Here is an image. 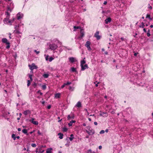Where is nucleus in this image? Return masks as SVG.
Segmentation results:
<instances>
[{
    "label": "nucleus",
    "instance_id": "1",
    "mask_svg": "<svg viewBox=\"0 0 153 153\" xmlns=\"http://www.w3.org/2000/svg\"><path fill=\"white\" fill-rule=\"evenodd\" d=\"M23 24H19L18 25H15L14 27L15 30L14 31L13 33L16 34H21L22 33L21 32L22 31L21 27L23 28Z\"/></svg>",
    "mask_w": 153,
    "mask_h": 153
},
{
    "label": "nucleus",
    "instance_id": "2",
    "mask_svg": "<svg viewBox=\"0 0 153 153\" xmlns=\"http://www.w3.org/2000/svg\"><path fill=\"white\" fill-rule=\"evenodd\" d=\"M76 0H70L69 1V2H68V4L69 5H70V7L72 9V10L73 11H76V10H75L74 7L75 6V5L74 4V1H76Z\"/></svg>",
    "mask_w": 153,
    "mask_h": 153
},
{
    "label": "nucleus",
    "instance_id": "3",
    "mask_svg": "<svg viewBox=\"0 0 153 153\" xmlns=\"http://www.w3.org/2000/svg\"><path fill=\"white\" fill-rule=\"evenodd\" d=\"M49 49L52 50L54 51L57 48V46L54 43H50L49 45Z\"/></svg>",
    "mask_w": 153,
    "mask_h": 153
},
{
    "label": "nucleus",
    "instance_id": "4",
    "mask_svg": "<svg viewBox=\"0 0 153 153\" xmlns=\"http://www.w3.org/2000/svg\"><path fill=\"white\" fill-rule=\"evenodd\" d=\"M5 14H7L8 16H7L6 18L4 19L3 22L5 24H7L10 23V19L9 16V13L8 12H6Z\"/></svg>",
    "mask_w": 153,
    "mask_h": 153
},
{
    "label": "nucleus",
    "instance_id": "5",
    "mask_svg": "<svg viewBox=\"0 0 153 153\" xmlns=\"http://www.w3.org/2000/svg\"><path fill=\"white\" fill-rule=\"evenodd\" d=\"M1 42L2 43L7 44L6 48L8 49L10 48V42H8L7 39L5 38H4L2 39Z\"/></svg>",
    "mask_w": 153,
    "mask_h": 153
},
{
    "label": "nucleus",
    "instance_id": "6",
    "mask_svg": "<svg viewBox=\"0 0 153 153\" xmlns=\"http://www.w3.org/2000/svg\"><path fill=\"white\" fill-rule=\"evenodd\" d=\"M86 131L89 135H92L95 133L94 130L92 128L89 130H86Z\"/></svg>",
    "mask_w": 153,
    "mask_h": 153
},
{
    "label": "nucleus",
    "instance_id": "7",
    "mask_svg": "<svg viewBox=\"0 0 153 153\" xmlns=\"http://www.w3.org/2000/svg\"><path fill=\"white\" fill-rule=\"evenodd\" d=\"M28 66L31 71H33L34 69H36L37 68V67L33 63L32 65H29Z\"/></svg>",
    "mask_w": 153,
    "mask_h": 153
},
{
    "label": "nucleus",
    "instance_id": "8",
    "mask_svg": "<svg viewBox=\"0 0 153 153\" xmlns=\"http://www.w3.org/2000/svg\"><path fill=\"white\" fill-rule=\"evenodd\" d=\"M85 62H86L85 61L84 59H83L81 61L80 65H81V70L82 71H84L86 69L85 68H84V67H83V64H85Z\"/></svg>",
    "mask_w": 153,
    "mask_h": 153
},
{
    "label": "nucleus",
    "instance_id": "9",
    "mask_svg": "<svg viewBox=\"0 0 153 153\" xmlns=\"http://www.w3.org/2000/svg\"><path fill=\"white\" fill-rule=\"evenodd\" d=\"M23 16V15L21 12H19L17 15V18L18 20L22 19Z\"/></svg>",
    "mask_w": 153,
    "mask_h": 153
},
{
    "label": "nucleus",
    "instance_id": "10",
    "mask_svg": "<svg viewBox=\"0 0 153 153\" xmlns=\"http://www.w3.org/2000/svg\"><path fill=\"white\" fill-rule=\"evenodd\" d=\"M99 31H97L95 33L94 36L97 38V40H99L101 38V36L99 35Z\"/></svg>",
    "mask_w": 153,
    "mask_h": 153
},
{
    "label": "nucleus",
    "instance_id": "11",
    "mask_svg": "<svg viewBox=\"0 0 153 153\" xmlns=\"http://www.w3.org/2000/svg\"><path fill=\"white\" fill-rule=\"evenodd\" d=\"M100 116H102L103 117H107L108 116V114L107 112H101V113L100 114Z\"/></svg>",
    "mask_w": 153,
    "mask_h": 153
},
{
    "label": "nucleus",
    "instance_id": "12",
    "mask_svg": "<svg viewBox=\"0 0 153 153\" xmlns=\"http://www.w3.org/2000/svg\"><path fill=\"white\" fill-rule=\"evenodd\" d=\"M116 2L117 4V6L121 7V4L122 2V0H117L116 1Z\"/></svg>",
    "mask_w": 153,
    "mask_h": 153
},
{
    "label": "nucleus",
    "instance_id": "13",
    "mask_svg": "<svg viewBox=\"0 0 153 153\" xmlns=\"http://www.w3.org/2000/svg\"><path fill=\"white\" fill-rule=\"evenodd\" d=\"M69 61L71 63H73L76 61L75 58L73 57H70L69 58Z\"/></svg>",
    "mask_w": 153,
    "mask_h": 153
},
{
    "label": "nucleus",
    "instance_id": "14",
    "mask_svg": "<svg viewBox=\"0 0 153 153\" xmlns=\"http://www.w3.org/2000/svg\"><path fill=\"white\" fill-rule=\"evenodd\" d=\"M74 114H73L71 115H68L67 117L68 120H70L71 119H74Z\"/></svg>",
    "mask_w": 153,
    "mask_h": 153
},
{
    "label": "nucleus",
    "instance_id": "15",
    "mask_svg": "<svg viewBox=\"0 0 153 153\" xmlns=\"http://www.w3.org/2000/svg\"><path fill=\"white\" fill-rule=\"evenodd\" d=\"M111 19L110 17H108V18L106 19L105 20V23L106 24H108V23L111 22Z\"/></svg>",
    "mask_w": 153,
    "mask_h": 153
},
{
    "label": "nucleus",
    "instance_id": "16",
    "mask_svg": "<svg viewBox=\"0 0 153 153\" xmlns=\"http://www.w3.org/2000/svg\"><path fill=\"white\" fill-rule=\"evenodd\" d=\"M31 111L29 110H27L25 111H24L23 114L25 115H27L28 114H30Z\"/></svg>",
    "mask_w": 153,
    "mask_h": 153
},
{
    "label": "nucleus",
    "instance_id": "17",
    "mask_svg": "<svg viewBox=\"0 0 153 153\" xmlns=\"http://www.w3.org/2000/svg\"><path fill=\"white\" fill-rule=\"evenodd\" d=\"M13 8V4L12 3V1L10 0V12L12 11Z\"/></svg>",
    "mask_w": 153,
    "mask_h": 153
},
{
    "label": "nucleus",
    "instance_id": "18",
    "mask_svg": "<svg viewBox=\"0 0 153 153\" xmlns=\"http://www.w3.org/2000/svg\"><path fill=\"white\" fill-rule=\"evenodd\" d=\"M76 106L78 108L82 107V105L81 102L80 101L78 102L76 105Z\"/></svg>",
    "mask_w": 153,
    "mask_h": 153
},
{
    "label": "nucleus",
    "instance_id": "19",
    "mask_svg": "<svg viewBox=\"0 0 153 153\" xmlns=\"http://www.w3.org/2000/svg\"><path fill=\"white\" fill-rule=\"evenodd\" d=\"M76 121L72 120L71 121H70V122L68 123V125L69 126H71L72 125V123H75Z\"/></svg>",
    "mask_w": 153,
    "mask_h": 153
},
{
    "label": "nucleus",
    "instance_id": "20",
    "mask_svg": "<svg viewBox=\"0 0 153 153\" xmlns=\"http://www.w3.org/2000/svg\"><path fill=\"white\" fill-rule=\"evenodd\" d=\"M52 150V149L51 148H48L46 150V153H51L52 152L51 150Z\"/></svg>",
    "mask_w": 153,
    "mask_h": 153
},
{
    "label": "nucleus",
    "instance_id": "21",
    "mask_svg": "<svg viewBox=\"0 0 153 153\" xmlns=\"http://www.w3.org/2000/svg\"><path fill=\"white\" fill-rule=\"evenodd\" d=\"M22 131L23 133L26 134L27 135H28V134L27 133V129H24L22 130Z\"/></svg>",
    "mask_w": 153,
    "mask_h": 153
},
{
    "label": "nucleus",
    "instance_id": "22",
    "mask_svg": "<svg viewBox=\"0 0 153 153\" xmlns=\"http://www.w3.org/2000/svg\"><path fill=\"white\" fill-rule=\"evenodd\" d=\"M58 135L59 136V138L60 139H62L63 138V134L61 133H59L58 134Z\"/></svg>",
    "mask_w": 153,
    "mask_h": 153
},
{
    "label": "nucleus",
    "instance_id": "23",
    "mask_svg": "<svg viewBox=\"0 0 153 153\" xmlns=\"http://www.w3.org/2000/svg\"><path fill=\"white\" fill-rule=\"evenodd\" d=\"M127 113L129 114L130 113H131V109L130 108H128L126 109Z\"/></svg>",
    "mask_w": 153,
    "mask_h": 153
},
{
    "label": "nucleus",
    "instance_id": "24",
    "mask_svg": "<svg viewBox=\"0 0 153 153\" xmlns=\"http://www.w3.org/2000/svg\"><path fill=\"white\" fill-rule=\"evenodd\" d=\"M90 44L91 42L89 41H87L86 42V44H85V46L86 47H89L90 46Z\"/></svg>",
    "mask_w": 153,
    "mask_h": 153
},
{
    "label": "nucleus",
    "instance_id": "25",
    "mask_svg": "<svg viewBox=\"0 0 153 153\" xmlns=\"http://www.w3.org/2000/svg\"><path fill=\"white\" fill-rule=\"evenodd\" d=\"M49 76V75L48 74H44L42 76L44 78H46L48 77Z\"/></svg>",
    "mask_w": 153,
    "mask_h": 153
},
{
    "label": "nucleus",
    "instance_id": "26",
    "mask_svg": "<svg viewBox=\"0 0 153 153\" xmlns=\"http://www.w3.org/2000/svg\"><path fill=\"white\" fill-rule=\"evenodd\" d=\"M3 116L5 119H7L8 121L9 120V118L7 117V114H4Z\"/></svg>",
    "mask_w": 153,
    "mask_h": 153
},
{
    "label": "nucleus",
    "instance_id": "27",
    "mask_svg": "<svg viewBox=\"0 0 153 153\" xmlns=\"http://www.w3.org/2000/svg\"><path fill=\"white\" fill-rule=\"evenodd\" d=\"M71 71L72 72H76V69L74 67H71Z\"/></svg>",
    "mask_w": 153,
    "mask_h": 153
},
{
    "label": "nucleus",
    "instance_id": "28",
    "mask_svg": "<svg viewBox=\"0 0 153 153\" xmlns=\"http://www.w3.org/2000/svg\"><path fill=\"white\" fill-rule=\"evenodd\" d=\"M80 34H81V37H82L84 36V31L82 30H80Z\"/></svg>",
    "mask_w": 153,
    "mask_h": 153
},
{
    "label": "nucleus",
    "instance_id": "29",
    "mask_svg": "<svg viewBox=\"0 0 153 153\" xmlns=\"http://www.w3.org/2000/svg\"><path fill=\"white\" fill-rule=\"evenodd\" d=\"M60 94L59 93H56L55 94V97L57 98H59L60 97Z\"/></svg>",
    "mask_w": 153,
    "mask_h": 153
},
{
    "label": "nucleus",
    "instance_id": "30",
    "mask_svg": "<svg viewBox=\"0 0 153 153\" xmlns=\"http://www.w3.org/2000/svg\"><path fill=\"white\" fill-rule=\"evenodd\" d=\"M146 18H149V19H150V20H152V19L151 18V17H150V15H149V14H147V15H146Z\"/></svg>",
    "mask_w": 153,
    "mask_h": 153
},
{
    "label": "nucleus",
    "instance_id": "31",
    "mask_svg": "<svg viewBox=\"0 0 153 153\" xmlns=\"http://www.w3.org/2000/svg\"><path fill=\"white\" fill-rule=\"evenodd\" d=\"M145 26L144 23L143 22H142L141 23V25L139 26V27L140 28H143Z\"/></svg>",
    "mask_w": 153,
    "mask_h": 153
},
{
    "label": "nucleus",
    "instance_id": "32",
    "mask_svg": "<svg viewBox=\"0 0 153 153\" xmlns=\"http://www.w3.org/2000/svg\"><path fill=\"white\" fill-rule=\"evenodd\" d=\"M16 136L15 134H12V137L14 140H15L16 139Z\"/></svg>",
    "mask_w": 153,
    "mask_h": 153
},
{
    "label": "nucleus",
    "instance_id": "33",
    "mask_svg": "<svg viewBox=\"0 0 153 153\" xmlns=\"http://www.w3.org/2000/svg\"><path fill=\"white\" fill-rule=\"evenodd\" d=\"M28 76L30 79V80L31 81H32L33 80V79L32 78V75L31 74H28Z\"/></svg>",
    "mask_w": 153,
    "mask_h": 153
},
{
    "label": "nucleus",
    "instance_id": "34",
    "mask_svg": "<svg viewBox=\"0 0 153 153\" xmlns=\"http://www.w3.org/2000/svg\"><path fill=\"white\" fill-rule=\"evenodd\" d=\"M33 124L36 125H38L39 124V123L37 121H34Z\"/></svg>",
    "mask_w": 153,
    "mask_h": 153
},
{
    "label": "nucleus",
    "instance_id": "35",
    "mask_svg": "<svg viewBox=\"0 0 153 153\" xmlns=\"http://www.w3.org/2000/svg\"><path fill=\"white\" fill-rule=\"evenodd\" d=\"M147 35L149 37L150 36V30L149 29L148 30V32L147 33Z\"/></svg>",
    "mask_w": 153,
    "mask_h": 153
},
{
    "label": "nucleus",
    "instance_id": "36",
    "mask_svg": "<svg viewBox=\"0 0 153 153\" xmlns=\"http://www.w3.org/2000/svg\"><path fill=\"white\" fill-rule=\"evenodd\" d=\"M68 130L67 128L66 127H64L63 128V131L64 132H66Z\"/></svg>",
    "mask_w": 153,
    "mask_h": 153
},
{
    "label": "nucleus",
    "instance_id": "37",
    "mask_svg": "<svg viewBox=\"0 0 153 153\" xmlns=\"http://www.w3.org/2000/svg\"><path fill=\"white\" fill-rule=\"evenodd\" d=\"M42 89L43 90H45L46 88V86L45 85H42Z\"/></svg>",
    "mask_w": 153,
    "mask_h": 153
},
{
    "label": "nucleus",
    "instance_id": "38",
    "mask_svg": "<svg viewBox=\"0 0 153 153\" xmlns=\"http://www.w3.org/2000/svg\"><path fill=\"white\" fill-rule=\"evenodd\" d=\"M34 118H32L31 120H29V121L30 122H31V123H33V121H34Z\"/></svg>",
    "mask_w": 153,
    "mask_h": 153
},
{
    "label": "nucleus",
    "instance_id": "39",
    "mask_svg": "<svg viewBox=\"0 0 153 153\" xmlns=\"http://www.w3.org/2000/svg\"><path fill=\"white\" fill-rule=\"evenodd\" d=\"M30 84V80H27V86L28 87Z\"/></svg>",
    "mask_w": 153,
    "mask_h": 153
},
{
    "label": "nucleus",
    "instance_id": "40",
    "mask_svg": "<svg viewBox=\"0 0 153 153\" xmlns=\"http://www.w3.org/2000/svg\"><path fill=\"white\" fill-rule=\"evenodd\" d=\"M105 131L104 130H102L100 132V134H103L105 133Z\"/></svg>",
    "mask_w": 153,
    "mask_h": 153
},
{
    "label": "nucleus",
    "instance_id": "41",
    "mask_svg": "<svg viewBox=\"0 0 153 153\" xmlns=\"http://www.w3.org/2000/svg\"><path fill=\"white\" fill-rule=\"evenodd\" d=\"M79 27L78 26H74V30L75 31V30L78 29Z\"/></svg>",
    "mask_w": 153,
    "mask_h": 153
},
{
    "label": "nucleus",
    "instance_id": "42",
    "mask_svg": "<svg viewBox=\"0 0 153 153\" xmlns=\"http://www.w3.org/2000/svg\"><path fill=\"white\" fill-rule=\"evenodd\" d=\"M71 82H68L67 83H64L66 85H70V84H71Z\"/></svg>",
    "mask_w": 153,
    "mask_h": 153
},
{
    "label": "nucleus",
    "instance_id": "43",
    "mask_svg": "<svg viewBox=\"0 0 153 153\" xmlns=\"http://www.w3.org/2000/svg\"><path fill=\"white\" fill-rule=\"evenodd\" d=\"M31 146L33 147H35L36 146V145L35 143H32L31 144Z\"/></svg>",
    "mask_w": 153,
    "mask_h": 153
},
{
    "label": "nucleus",
    "instance_id": "44",
    "mask_svg": "<svg viewBox=\"0 0 153 153\" xmlns=\"http://www.w3.org/2000/svg\"><path fill=\"white\" fill-rule=\"evenodd\" d=\"M34 52H35L37 54H38L40 53L39 51H37L36 50H34Z\"/></svg>",
    "mask_w": 153,
    "mask_h": 153
},
{
    "label": "nucleus",
    "instance_id": "45",
    "mask_svg": "<svg viewBox=\"0 0 153 153\" xmlns=\"http://www.w3.org/2000/svg\"><path fill=\"white\" fill-rule=\"evenodd\" d=\"M53 59V57H50L49 59V62H51Z\"/></svg>",
    "mask_w": 153,
    "mask_h": 153
},
{
    "label": "nucleus",
    "instance_id": "46",
    "mask_svg": "<svg viewBox=\"0 0 153 153\" xmlns=\"http://www.w3.org/2000/svg\"><path fill=\"white\" fill-rule=\"evenodd\" d=\"M14 57V58L16 59V53H13V55Z\"/></svg>",
    "mask_w": 153,
    "mask_h": 153
},
{
    "label": "nucleus",
    "instance_id": "47",
    "mask_svg": "<svg viewBox=\"0 0 153 153\" xmlns=\"http://www.w3.org/2000/svg\"><path fill=\"white\" fill-rule=\"evenodd\" d=\"M87 48H88V51H91V48L90 46L89 47H87Z\"/></svg>",
    "mask_w": 153,
    "mask_h": 153
},
{
    "label": "nucleus",
    "instance_id": "48",
    "mask_svg": "<svg viewBox=\"0 0 153 153\" xmlns=\"http://www.w3.org/2000/svg\"><path fill=\"white\" fill-rule=\"evenodd\" d=\"M83 67H84V68H88L87 64H85L84 65H83Z\"/></svg>",
    "mask_w": 153,
    "mask_h": 153
},
{
    "label": "nucleus",
    "instance_id": "49",
    "mask_svg": "<svg viewBox=\"0 0 153 153\" xmlns=\"http://www.w3.org/2000/svg\"><path fill=\"white\" fill-rule=\"evenodd\" d=\"M86 128L87 129H88V130H90V129H91V127L90 126H87L86 127Z\"/></svg>",
    "mask_w": 153,
    "mask_h": 153
},
{
    "label": "nucleus",
    "instance_id": "50",
    "mask_svg": "<svg viewBox=\"0 0 153 153\" xmlns=\"http://www.w3.org/2000/svg\"><path fill=\"white\" fill-rule=\"evenodd\" d=\"M74 138V137H69L68 138L70 140V141H72L73 140V139Z\"/></svg>",
    "mask_w": 153,
    "mask_h": 153
},
{
    "label": "nucleus",
    "instance_id": "51",
    "mask_svg": "<svg viewBox=\"0 0 153 153\" xmlns=\"http://www.w3.org/2000/svg\"><path fill=\"white\" fill-rule=\"evenodd\" d=\"M87 153H92L91 149H90L88 150Z\"/></svg>",
    "mask_w": 153,
    "mask_h": 153
},
{
    "label": "nucleus",
    "instance_id": "52",
    "mask_svg": "<svg viewBox=\"0 0 153 153\" xmlns=\"http://www.w3.org/2000/svg\"><path fill=\"white\" fill-rule=\"evenodd\" d=\"M10 82L11 81H13V77L12 76H10Z\"/></svg>",
    "mask_w": 153,
    "mask_h": 153
},
{
    "label": "nucleus",
    "instance_id": "53",
    "mask_svg": "<svg viewBox=\"0 0 153 153\" xmlns=\"http://www.w3.org/2000/svg\"><path fill=\"white\" fill-rule=\"evenodd\" d=\"M148 7L150 9H152V7L149 4Z\"/></svg>",
    "mask_w": 153,
    "mask_h": 153
},
{
    "label": "nucleus",
    "instance_id": "54",
    "mask_svg": "<svg viewBox=\"0 0 153 153\" xmlns=\"http://www.w3.org/2000/svg\"><path fill=\"white\" fill-rule=\"evenodd\" d=\"M51 108V105H48L47 106V108L48 109H50Z\"/></svg>",
    "mask_w": 153,
    "mask_h": 153
},
{
    "label": "nucleus",
    "instance_id": "55",
    "mask_svg": "<svg viewBox=\"0 0 153 153\" xmlns=\"http://www.w3.org/2000/svg\"><path fill=\"white\" fill-rule=\"evenodd\" d=\"M65 83H64L61 86V88H64L65 86Z\"/></svg>",
    "mask_w": 153,
    "mask_h": 153
},
{
    "label": "nucleus",
    "instance_id": "56",
    "mask_svg": "<svg viewBox=\"0 0 153 153\" xmlns=\"http://www.w3.org/2000/svg\"><path fill=\"white\" fill-rule=\"evenodd\" d=\"M48 56H46L45 58V59L46 60H48Z\"/></svg>",
    "mask_w": 153,
    "mask_h": 153
},
{
    "label": "nucleus",
    "instance_id": "57",
    "mask_svg": "<svg viewBox=\"0 0 153 153\" xmlns=\"http://www.w3.org/2000/svg\"><path fill=\"white\" fill-rule=\"evenodd\" d=\"M57 42L58 43H59L60 45H62V43L61 42H59V40H57Z\"/></svg>",
    "mask_w": 153,
    "mask_h": 153
},
{
    "label": "nucleus",
    "instance_id": "58",
    "mask_svg": "<svg viewBox=\"0 0 153 153\" xmlns=\"http://www.w3.org/2000/svg\"><path fill=\"white\" fill-rule=\"evenodd\" d=\"M107 1H105L103 3V4L105 5L107 4Z\"/></svg>",
    "mask_w": 153,
    "mask_h": 153
},
{
    "label": "nucleus",
    "instance_id": "59",
    "mask_svg": "<svg viewBox=\"0 0 153 153\" xmlns=\"http://www.w3.org/2000/svg\"><path fill=\"white\" fill-rule=\"evenodd\" d=\"M143 30L144 32H145L146 33L147 32L146 29L145 28L143 29Z\"/></svg>",
    "mask_w": 153,
    "mask_h": 153
},
{
    "label": "nucleus",
    "instance_id": "60",
    "mask_svg": "<svg viewBox=\"0 0 153 153\" xmlns=\"http://www.w3.org/2000/svg\"><path fill=\"white\" fill-rule=\"evenodd\" d=\"M37 133L39 135H41V133L39 131H38Z\"/></svg>",
    "mask_w": 153,
    "mask_h": 153
},
{
    "label": "nucleus",
    "instance_id": "61",
    "mask_svg": "<svg viewBox=\"0 0 153 153\" xmlns=\"http://www.w3.org/2000/svg\"><path fill=\"white\" fill-rule=\"evenodd\" d=\"M120 39H121L122 41H124V38L123 37H121V38H120Z\"/></svg>",
    "mask_w": 153,
    "mask_h": 153
},
{
    "label": "nucleus",
    "instance_id": "62",
    "mask_svg": "<svg viewBox=\"0 0 153 153\" xmlns=\"http://www.w3.org/2000/svg\"><path fill=\"white\" fill-rule=\"evenodd\" d=\"M102 148V146H99V149H101Z\"/></svg>",
    "mask_w": 153,
    "mask_h": 153
},
{
    "label": "nucleus",
    "instance_id": "63",
    "mask_svg": "<svg viewBox=\"0 0 153 153\" xmlns=\"http://www.w3.org/2000/svg\"><path fill=\"white\" fill-rule=\"evenodd\" d=\"M137 35V33H135V35L134 36L135 38H137V37L136 36V35Z\"/></svg>",
    "mask_w": 153,
    "mask_h": 153
},
{
    "label": "nucleus",
    "instance_id": "64",
    "mask_svg": "<svg viewBox=\"0 0 153 153\" xmlns=\"http://www.w3.org/2000/svg\"><path fill=\"white\" fill-rule=\"evenodd\" d=\"M94 123V124L95 125H97V122H95Z\"/></svg>",
    "mask_w": 153,
    "mask_h": 153
}]
</instances>
